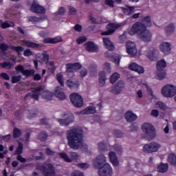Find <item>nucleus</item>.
Listing matches in <instances>:
<instances>
[{
    "label": "nucleus",
    "instance_id": "bb28decb",
    "mask_svg": "<svg viewBox=\"0 0 176 176\" xmlns=\"http://www.w3.org/2000/svg\"><path fill=\"white\" fill-rule=\"evenodd\" d=\"M58 42H63V38L60 36L55 38H46L43 40L44 43H58Z\"/></svg>",
    "mask_w": 176,
    "mask_h": 176
},
{
    "label": "nucleus",
    "instance_id": "393cba45",
    "mask_svg": "<svg viewBox=\"0 0 176 176\" xmlns=\"http://www.w3.org/2000/svg\"><path fill=\"white\" fill-rule=\"evenodd\" d=\"M137 115L135 113H133L131 111H128L125 113V119L126 122H134L135 120H137Z\"/></svg>",
    "mask_w": 176,
    "mask_h": 176
},
{
    "label": "nucleus",
    "instance_id": "603ef678",
    "mask_svg": "<svg viewBox=\"0 0 176 176\" xmlns=\"http://www.w3.org/2000/svg\"><path fill=\"white\" fill-rule=\"evenodd\" d=\"M12 50H14L15 52H16V53H19V54L20 53H21V52H24V48L21 46H12Z\"/></svg>",
    "mask_w": 176,
    "mask_h": 176
},
{
    "label": "nucleus",
    "instance_id": "58836bf2",
    "mask_svg": "<svg viewBox=\"0 0 176 176\" xmlns=\"http://www.w3.org/2000/svg\"><path fill=\"white\" fill-rule=\"evenodd\" d=\"M168 160L170 164H171L173 166H176V155L175 154H170L168 155Z\"/></svg>",
    "mask_w": 176,
    "mask_h": 176
},
{
    "label": "nucleus",
    "instance_id": "a211bd4d",
    "mask_svg": "<svg viewBox=\"0 0 176 176\" xmlns=\"http://www.w3.org/2000/svg\"><path fill=\"white\" fill-rule=\"evenodd\" d=\"M118 28H119V25L115 23H109L107 25V31L102 32L101 35H112V34H113V32H115Z\"/></svg>",
    "mask_w": 176,
    "mask_h": 176
},
{
    "label": "nucleus",
    "instance_id": "09e8293b",
    "mask_svg": "<svg viewBox=\"0 0 176 176\" xmlns=\"http://www.w3.org/2000/svg\"><path fill=\"white\" fill-rule=\"evenodd\" d=\"M146 56L150 60H153L155 57V50H148L146 52Z\"/></svg>",
    "mask_w": 176,
    "mask_h": 176
},
{
    "label": "nucleus",
    "instance_id": "5fc2aeb1",
    "mask_svg": "<svg viewBox=\"0 0 176 176\" xmlns=\"http://www.w3.org/2000/svg\"><path fill=\"white\" fill-rule=\"evenodd\" d=\"M113 148L117 153H122V152H123V148H122V146L120 144L114 145Z\"/></svg>",
    "mask_w": 176,
    "mask_h": 176
},
{
    "label": "nucleus",
    "instance_id": "f704fd0d",
    "mask_svg": "<svg viewBox=\"0 0 176 176\" xmlns=\"http://www.w3.org/2000/svg\"><path fill=\"white\" fill-rule=\"evenodd\" d=\"M119 78H120V74H119V73H113L110 77V83L115 85L116 81L119 80Z\"/></svg>",
    "mask_w": 176,
    "mask_h": 176
},
{
    "label": "nucleus",
    "instance_id": "69168bd1",
    "mask_svg": "<svg viewBox=\"0 0 176 176\" xmlns=\"http://www.w3.org/2000/svg\"><path fill=\"white\" fill-rule=\"evenodd\" d=\"M0 76L2 78V79H4L5 80H9L10 79V77L6 73H1L0 74Z\"/></svg>",
    "mask_w": 176,
    "mask_h": 176
},
{
    "label": "nucleus",
    "instance_id": "3c124183",
    "mask_svg": "<svg viewBox=\"0 0 176 176\" xmlns=\"http://www.w3.org/2000/svg\"><path fill=\"white\" fill-rule=\"evenodd\" d=\"M38 137L41 141H46V140H47V133H46V132H41Z\"/></svg>",
    "mask_w": 176,
    "mask_h": 176
},
{
    "label": "nucleus",
    "instance_id": "e2e57ef3",
    "mask_svg": "<svg viewBox=\"0 0 176 176\" xmlns=\"http://www.w3.org/2000/svg\"><path fill=\"white\" fill-rule=\"evenodd\" d=\"M70 176H84V175L80 170H74L71 173Z\"/></svg>",
    "mask_w": 176,
    "mask_h": 176
},
{
    "label": "nucleus",
    "instance_id": "c756f323",
    "mask_svg": "<svg viewBox=\"0 0 176 176\" xmlns=\"http://www.w3.org/2000/svg\"><path fill=\"white\" fill-rule=\"evenodd\" d=\"M103 43L108 50H114L115 45L111 42L109 38H103Z\"/></svg>",
    "mask_w": 176,
    "mask_h": 176
},
{
    "label": "nucleus",
    "instance_id": "680f3d73",
    "mask_svg": "<svg viewBox=\"0 0 176 176\" xmlns=\"http://www.w3.org/2000/svg\"><path fill=\"white\" fill-rule=\"evenodd\" d=\"M87 41V38L86 36H81L77 38L76 42L78 43V45H80L81 43H83L84 42H86Z\"/></svg>",
    "mask_w": 176,
    "mask_h": 176
},
{
    "label": "nucleus",
    "instance_id": "bf43d9fd",
    "mask_svg": "<svg viewBox=\"0 0 176 176\" xmlns=\"http://www.w3.org/2000/svg\"><path fill=\"white\" fill-rule=\"evenodd\" d=\"M56 78H57V80L60 83V86L64 87V80L63 78V74H57Z\"/></svg>",
    "mask_w": 176,
    "mask_h": 176
},
{
    "label": "nucleus",
    "instance_id": "338daca9",
    "mask_svg": "<svg viewBox=\"0 0 176 176\" xmlns=\"http://www.w3.org/2000/svg\"><path fill=\"white\" fill-rule=\"evenodd\" d=\"M38 35L41 36V38H46V36L49 35V32H47V31L43 30L39 32Z\"/></svg>",
    "mask_w": 176,
    "mask_h": 176
},
{
    "label": "nucleus",
    "instance_id": "8fccbe9b",
    "mask_svg": "<svg viewBox=\"0 0 176 176\" xmlns=\"http://www.w3.org/2000/svg\"><path fill=\"white\" fill-rule=\"evenodd\" d=\"M77 167H79V168L82 170H87V168L90 167V164H89V163H79L77 164Z\"/></svg>",
    "mask_w": 176,
    "mask_h": 176
},
{
    "label": "nucleus",
    "instance_id": "2eb2a0df",
    "mask_svg": "<svg viewBox=\"0 0 176 176\" xmlns=\"http://www.w3.org/2000/svg\"><path fill=\"white\" fill-rule=\"evenodd\" d=\"M81 68L82 65L78 63L66 64V72H67V74L76 72L78 69H80Z\"/></svg>",
    "mask_w": 176,
    "mask_h": 176
},
{
    "label": "nucleus",
    "instance_id": "774afa93",
    "mask_svg": "<svg viewBox=\"0 0 176 176\" xmlns=\"http://www.w3.org/2000/svg\"><path fill=\"white\" fill-rule=\"evenodd\" d=\"M23 56H25L26 57H30V56H32V52L31 50L27 49L26 50H25Z\"/></svg>",
    "mask_w": 176,
    "mask_h": 176
},
{
    "label": "nucleus",
    "instance_id": "f8f14e48",
    "mask_svg": "<svg viewBox=\"0 0 176 176\" xmlns=\"http://www.w3.org/2000/svg\"><path fill=\"white\" fill-rule=\"evenodd\" d=\"M126 52L129 56H131V57L137 56V47L135 46V43L134 42L128 41L126 43Z\"/></svg>",
    "mask_w": 176,
    "mask_h": 176
},
{
    "label": "nucleus",
    "instance_id": "aec40b11",
    "mask_svg": "<svg viewBox=\"0 0 176 176\" xmlns=\"http://www.w3.org/2000/svg\"><path fill=\"white\" fill-rule=\"evenodd\" d=\"M98 82L100 87H104L107 83V73L104 71H100L98 73Z\"/></svg>",
    "mask_w": 176,
    "mask_h": 176
},
{
    "label": "nucleus",
    "instance_id": "4d7b16f0",
    "mask_svg": "<svg viewBox=\"0 0 176 176\" xmlns=\"http://www.w3.org/2000/svg\"><path fill=\"white\" fill-rule=\"evenodd\" d=\"M65 14V8L64 7L59 8L58 10L56 12V16H64Z\"/></svg>",
    "mask_w": 176,
    "mask_h": 176
},
{
    "label": "nucleus",
    "instance_id": "a18cd8bd",
    "mask_svg": "<svg viewBox=\"0 0 176 176\" xmlns=\"http://www.w3.org/2000/svg\"><path fill=\"white\" fill-rule=\"evenodd\" d=\"M122 3V0H105L106 5H108L111 8H113V3Z\"/></svg>",
    "mask_w": 176,
    "mask_h": 176
},
{
    "label": "nucleus",
    "instance_id": "72a5a7b5",
    "mask_svg": "<svg viewBox=\"0 0 176 176\" xmlns=\"http://www.w3.org/2000/svg\"><path fill=\"white\" fill-rule=\"evenodd\" d=\"M41 94L44 100H47L48 101H50V100H53V94H52L51 92H49L47 91H43L41 92Z\"/></svg>",
    "mask_w": 176,
    "mask_h": 176
},
{
    "label": "nucleus",
    "instance_id": "412c9836",
    "mask_svg": "<svg viewBox=\"0 0 176 176\" xmlns=\"http://www.w3.org/2000/svg\"><path fill=\"white\" fill-rule=\"evenodd\" d=\"M66 85L67 87L71 89V90H78V89H79V86H80V83H79V81H74L72 79L67 80L66 81Z\"/></svg>",
    "mask_w": 176,
    "mask_h": 176
},
{
    "label": "nucleus",
    "instance_id": "0e129e2a",
    "mask_svg": "<svg viewBox=\"0 0 176 176\" xmlns=\"http://www.w3.org/2000/svg\"><path fill=\"white\" fill-rule=\"evenodd\" d=\"M86 75H87V69L85 68L82 69L80 72V76H81V78H85Z\"/></svg>",
    "mask_w": 176,
    "mask_h": 176
},
{
    "label": "nucleus",
    "instance_id": "1a4fd4ad",
    "mask_svg": "<svg viewBox=\"0 0 176 176\" xmlns=\"http://www.w3.org/2000/svg\"><path fill=\"white\" fill-rule=\"evenodd\" d=\"M124 89H126V83L124 81L120 80L116 83L115 86L112 87V89L110 91L113 94H119L122 93Z\"/></svg>",
    "mask_w": 176,
    "mask_h": 176
},
{
    "label": "nucleus",
    "instance_id": "6e6d98bb",
    "mask_svg": "<svg viewBox=\"0 0 176 176\" xmlns=\"http://www.w3.org/2000/svg\"><path fill=\"white\" fill-rule=\"evenodd\" d=\"M156 105L157 107L160 108L162 111H166V109H167V106L163 102H157Z\"/></svg>",
    "mask_w": 176,
    "mask_h": 176
},
{
    "label": "nucleus",
    "instance_id": "f257e3e1",
    "mask_svg": "<svg viewBox=\"0 0 176 176\" xmlns=\"http://www.w3.org/2000/svg\"><path fill=\"white\" fill-rule=\"evenodd\" d=\"M68 145L72 149H87V144L83 143V131L78 127H74L67 132Z\"/></svg>",
    "mask_w": 176,
    "mask_h": 176
},
{
    "label": "nucleus",
    "instance_id": "79ce46f5",
    "mask_svg": "<svg viewBox=\"0 0 176 176\" xmlns=\"http://www.w3.org/2000/svg\"><path fill=\"white\" fill-rule=\"evenodd\" d=\"M113 134L116 138H123L124 137V133L120 130H114Z\"/></svg>",
    "mask_w": 176,
    "mask_h": 176
},
{
    "label": "nucleus",
    "instance_id": "cd10ccee",
    "mask_svg": "<svg viewBox=\"0 0 176 176\" xmlns=\"http://www.w3.org/2000/svg\"><path fill=\"white\" fill-rule=\"evenodd\" d=\"M109 157L111 163L113 164V166H118L119 161L118 160V157L116 156V153L113 151H110L109 153Z\"/></svg>",
    "mask_w": 176,
    "mask_h": 176
},
{
    "label": "nucleus",
    "instance_id": "0eeeda50",
    "mask_svg": "<svg viewBox=\"0 0 176 176\" xmlns=\"http://www.w3.org/2000/svg\"><path fill=\"white\" fill-rule=\"evenodd\" d=\"M113 170L109 164H106L101 168H99L98 174L99 176H112Z\"/></svg>",
    "mask_w": 176,
    "mask_h": 176
},
{
    "label": "nucleus",
    "instance_id": "13d9d810",
    "mask_svg": "<svg viewBox=\"0 0 176 176\" xmlns=\"http://www.w3.org/2000/svg\"><path fill=\"white\" fill-rule=\"evenodd\" d=\"M103 69L104 71H107L108 74H111V64L109 63H105L103 65Z\"/></svg>",
    "mask_w": 176,
    "mask_h": 176
},
{
    "label": "nucleus",
    "instance_id": "a19ab883",
    "mask_svg": "<svg viewBox=\"0 0 176 176\" xmlns=\"http://www.w3.org/2000/svg\"><path fill=\"white\" fill-rule=\"evenodd\" d=\"M23 42L28 47H39V44L32 43L27 40H25Z\"/></svg>",
    "mask_w": 176,
    "mask_h": 176
},
{
    "label": "nucleus",
    "instance_id": "49530a36",
    "mask_svg": "<svg viewBox=\"0 0 176 176\" xmlns=\"http://www.w3.org/2000/svg\"><path fill=\"white\" fill-rule=\"evenodd\" d=\"M13 137L14 138L21 137V130L19 129V128H14L13 131Z\"/></svg>",
    "mask_w": 176,
    "mask_h": 176
},
{
    "label": "nucleus",
    "instance_id": "ea45409f",
    "mask_svg": "<svg viewBox=\"0 0 176 176\" xmlns=\"http://www.w3.org/2000/svg\"><path fill=\"white\" fill-rule=\"evenodd\" d=\"M98 149L99 152H104L107 150V144L103 142H100L98 144Z\"/></svg>",
    "mask_w": 176,
    "mask_h": 176
},
{
    "label": "nucleus",
    "instance_id": "9d476101",
    "mask_svg": "<svg viewBox=\"0 0 176 176\" xmlns=\"http://www.w3.org/2000/svg\"><path fill=\"white\" fill-rule=\"evenodd\" d=\"M30 12L37 14H45L46 13V9H45V7L41 6L39 3L34 2L30 7Z\"/></svg>",
    "mask_w": 176,
    "mask_h": 176
},
{
    "label": "nucleus",
    "instance_id": "4be33fe9",
    "mask_svg": "<svg viewBox=\"0 0 176 176\" xmlns=\"http://www.w3.org/2000/svg\"><path fill=\"white\" fill-rule=\"evenodd\" d=\"M129 67L131 69V71H135V72H138V74H144L145 72L142 66H140L135 63H131Z\"/></svg>",
    "mask_w": 176,
    "mask_h": 176
},
{
    "label": "nucleus",
    "instance_id": "39448f33",
    "mask_svg": "<svg viewBox=\"0 0 176 176\" xmlns=\"http://www.w3.org/2000/svg\"><path fill=\"white\" fill-rule=\"evenodd\" d=\"M164 97L171 98L176 95V87L173 85H166L162 89Z\"/></svg>",
    "mask_w": 176,
    "mask_h": 176
},
{
    "label": "nucleus",
    "instance_id": "f03ea898",
    "mask_svg": "<svg viewBox=\"0 0 176 176\" xmlns=\"http://www.w3.org/2000/svg\"><path fill=\"white\" fill-rule=\"evenodd\" d=\"M146 30V26L142 22H136L130 29L129 35L136 34L138 36Z\"/></svg>",
    "mask_w": 176,
    "mask_h": 176
},
{
    "label": "nucleus",
    "instance_id": "5701e85b",
    "mask_svg": "<svg viewBox=\"0 0 176 176\" xmlns=\"http://www.w3.org/2000/svg\"><path fill=\"white\" fill-rule=\"evenodd\" d=\"M54 94L57 98L59 100H65L67 98V96H65V94L63 91V89H61L60 87H56L54 91Z\"/></svg>",
    "mask_w": 176,
    "mask_h": 176
},
{
    "label": "nucleus",
    "instance_id": "473e14b6",
    "mask_svg": "<svg viewBox=\"0 0 176 176\" xmlns=\"http://www.w3.org/2000/svg\"><path fill=\"white\" fill-rule=\"evenodd\" d=\"M0 27H1L3 29L6 28H10V27H14V23L12 21H0Z\"/></svg>",
    "mask_w": 176,
    "mask_h": 176
},
{
    "label": "nucleus",
    "instance_id": "7ed1b4c3",
    "mask_svg": "<svg viewBox=\"0 0 176 176\" xmlns=\"http://www.w3.org/2000/svg\"><path fill=\"white\" fill-rule=\"evenodd\" d=\"M142 129L148 138L153 139L156 137V129L151 123H144Z\"/></svg>",
    "mask_w": 176,
    "mask_h": 176
},
{
    "label": "nucleus",
    "instance_id": "4c0bfd02",
    "mask_svg": "<svg viewBox=\"0 0 176 176\" xmlns=\"http://www.w3.org/2000/svg\"><path fill=\"white\" fill-rule=\"evenodd\" d=\"M167 170H168V164H162L158 166L159 173H166Z\"/></svg>",
    "mask_w": 176,
    "mask_h": 176
},
{
    "label": "nucleus",
    "instance_id": "c03bdc74",
    "mask_svg": "<svg viewBox=\"0 0 176 176\" xmlns=\"http://www.w3.org/2000/svg\"><path fill=\"white\" fill-rule=\"evenodd\" d=\"M144 23H145L144 25L146 27H151L152 25V22L151 21V16H147L144 18Z\"/></svg>",
    "mask_w": 176,
    "mask_h": 176
},
{
    "label": "nucleus",
    "instance_id": "9b49d317",
    "mask_svg": "<svg viewBox=\"0 0 176 176\" xmlns=\"http://www.w3.org/2000/svg\"><path fill=\"white\" fill-rule=\"evenodd\" d=\"M70 157L67 155L65 153H60L59 154V156L65 160V162H67V163L72 162V160H76V162H78V159H79V155L78 153L75 152H71L69 153Z\"/></svg>",
    "mask_w": 176,
    "mask_h": 176
},
{
    "label": "nucleus",
    "instance_id": "f3484780",
    "mask_svg": "<svg viewBox=\"0 0 176 176\" xmlns=\"http://www.w3.org/2000/svg\"><path fill=\"white\" fill-rule=\"evenodd\" d=\"M85 49L89 53H97L98 52V46L92 41H88L84 45Z\"/></svg>",
    "mask_w": 176,
    "mask_h": 176
},
{
    "label": "nucleus",
    "instance_id": "423d86ee",
    "mask_svg": "<svg viewBox=\"0 0 176 176\" xmlns=\"http://www.w3.org/2000/svg\"><path fill=\"white\" fill-rule=\"evenodd\" d=\"M70 100L76 108L83 107V98L77 93H74L70 95Z\"/></svg>",
    "mask_w": 176,
    "mask_h": 176
},
{
    "label": "nucleus",
    "instance_id": "b1692460",
    "mask_svg": "<svg viewBox=\"0 0 176 176\" xmlns=\"http://www.w3.org/2000/svg\"><path fill=\"white\" fill-rule=\"evenodd\" d=\"M76 115H91L96 113V107H88L85 109L76 112Z\"/></svg>",
    "mask_w": 176,
    "mask_h": 176
},
{
    "label": "nucleus",
    "instance_id": "864d4df0",
    "mask_svg": "<svg viewBox=\"0 0 176 176\" xmlns=\"http://www.w3.org/2000/svg\"><path fill=\"white\" fill-rule=\"evenodd\" d=\"M121 58L122 57H120V56L118 54L113 56V63H115V64H116L117 65H119Z\"/></svg>",
    "mask_w": 176,
    "mask_h": 176
},
{
    "label": "nucleus",
    "instance_id": "ddd939ff",
    "mask_svg": "<svg viewBox=\"0 0 176 176\" xmlns=\"http://www.w3.org/2000/svg\"><path fill=\"white\" fill-rule=\"evenodd\" d=\"M63 118L65 119H57V122L60 126H68L74 122V115L72 114H64Z\"/></svg>",
    "mask_w": 176,
    "mask_h": 176
},
{
    "label": "nucleus",
    "instance_id": "4468645a",
    "mask_svg": "<svg viewBox=\"0 0 176 176\" xmlns=\"http://www.w3.org/2000/svg\"><path fill=\"white\" fill-rule=\"evenodd\" d=\"M138 37L141 41L148 43L152 41V33L148 30L146 29L144 32H142Z\"/></svg>",
    "mask_w": 176,
    "mask_h": 176
},
{
    "label": "nucleus",
    "instance_id": "37998d69",
    "mask_svg": "<svg viewBox=\"0 0 176 176\" xmlns=\"http://www.w3.org/2000/svg\"><path fill=\"white\" fill-rule=\"evenodd\" d=\"M23 143L19 142L18 147L15 151L14 155H21V153H23Z\"/></svg>",
    "mask_w": 176,
    "mask_h": 176
},
{
    "label": "nucleus",
    "instance_id": "c85d7f7f",
    "mask_svg": "<svg viewBox=\"0 0 176 176\" xmlns=\"http://www.w3.org/2000/svg\"><path fill=\"white\" fill-rule=\"evenodd\" d=\"M171 45L169 43H163L160 45V50L165 54H168L171 52Z\"/></svg>",
    "mask_w": 176,
    "mask_h": 176
},
{
    "label": "nucleus",
    "instance_id": "de8ad7c7",
    "mask_svg": "<svg viewBox=\"0 0 176 176\" xmlns=\"http://www.w3.org/2000/svg\"><path fill=\"white\" fill-rule=\"evenodd\" d=\"M3 68H6L7 69H10L14 67V64H12L10 62H4L1 64Z\"/></svg>",
    "mask_w": 176,
    "mask_h": 176
},
{
    "label": "nucleus",
    "instance_id": "7c9ffc66",
    "mask_svg": "<svg viewBox=\"0 0 176 176\" xmlns=\"http://www.w3.org/2000/svg\"><path fill=\"white\" fill-rule=\"evenodd\" d=\"M156 67L157 71H163V69L167 67V63H166L164 59H161L157 63Z\"/></svg>",
    "mask_w": 176,
    "mask_h": 176
},
{
    "label": "nucleus",
    "instance_id": "a878e982",
    "mask_svg": "<svg viewBox=\"0 0 176 176\" xmlns=\"http://www.w3.org/2000/svg\"><path fill=\"white\" fill-rule=\"evenodd\" d=\"M47 19V16H43L41 17H37L35 16H30L28 18V21H30V23H33V24H35V23H41V21H45Z\"/></svg>",
    "mask_w": 176,
    "mask_h": 176
},
{
    "label": "nucleus",
    "instance_id": "6ab92c4d",
    "mask_svg": "<svg viewBox=\"0 0 176 176\" xmlns=\"http://www.w3.org/2000/svg\"><path fill=\"white\" fill-rule=\"evenodd\" d=\"M16 72H21L23 75H25V76H31L32 75H34L35 74V70H25L24 69V66L23 65H18L15 67Z\"/></svg>",
    "mask_w": 176,
    "mask_h": 176
},
{
    "label": "nucleus",
    "instance_id": "6e6552de",
    "mask_svg": "<svg viewBox=\"0 0 176 176\" xmlns=\"http://www.w3.org/2000/svg\"><path fill=\"white\" fill-rule=\"evenodd\" d=\"M93 163L94 166L96 167V168H101V167H103L105 164H108V163H107V157L104 155H98L94 160Z\"/></svg>",
    "mask_w": 176,
    "mask_h": 176
},
{
    "label": "nucleus",
    "instance_id": "c9c22d12",
    "mask_svg": "<svg viewBox=\"0 0 176 176\" xmlns=\"http://www.w3.org/2000/svg\"><path fill=\"white\" fill-rule=\"evenodd\" d=\"M123 12L129 16V14H133L134 13V7L133 6H126V8H122Z\"/></svg>",
    "mask_w": 176,
    "mask_h": 176
},
{
    "label": "nucleus",
    "instance_id": "052dcab7",
    "mask_svg": "<svg viewBox=\"0 0 176 176\" xmlns=\"http://www.w3.org/2000/svg\"><path fill=\"white\" fill-rule=\"evenodd\" d=\"M20 80H21V75L14 76L12 77V83H17V82H20Z\"/></svg>",
    "mask_w": 176,
    "mask_h": 176
},
{
    "label": "nucleus",
    "instance_id": "e433bc0d",
    "mask_svg": "<svg viewBox=\"0 0 176 176\" xmlns=\"http://www.w3.org/2000/svg\"><path fill=\"white\" fill-rule=\"evenodd\" d=\"M157 78L159 80H163L167 76V72L165 71H157Z\"/></svg>",
    "mask_w": 176,
    "mask_h": 176
},
{
    "label": "nucleus",
    "instance_id": "dca6fc26",
    "mask_svg": "<svg viewBox=\"0 0 176 176\" xmlns=\"http://www.w3.org/2000/svg\"><path fill=\"white\" fill-rule=\"evenodd\" d=\"M43 90H45V87L41 85L36 87V88H32V92L33 93L32 94V98L36 100H39V96L42 94Z\"/></svg>",
    "mask_w": 176,
    "mask_h": 176
},
{
    "label": "nucleus",
    "instance_id": "20e7f679",
    "mask_svg": "<svg viewBox=\"0 0 176 176\" xmlns=\"http://www.w3.org/2000/svg\"><path fill=\"white\" fill-rule=\"evenodd\" d=\"M161 147L162 145L156 142H151L143 146V152L145 153H153V152H157Z\"/></svg>",
    "mask_w": 176,
    "mask_h": 176
},
{
    "label": "nucleus",
    "instance_id": "2f4dec72",
    "mask_svg": "<svg viewBox=\"0 0 176 176\" xmlns=\"http://www.w3.org/2000/svg\"><path fill=\"white\" fill-rule=\"evenodd\" d=\"M174 31H175V26H174L173 23H170L165 28V32L167 36H170L171 34H174Z\"/></svg>",
    "mask_w": 176,
    "mask_h": 176
}]
</instances>
